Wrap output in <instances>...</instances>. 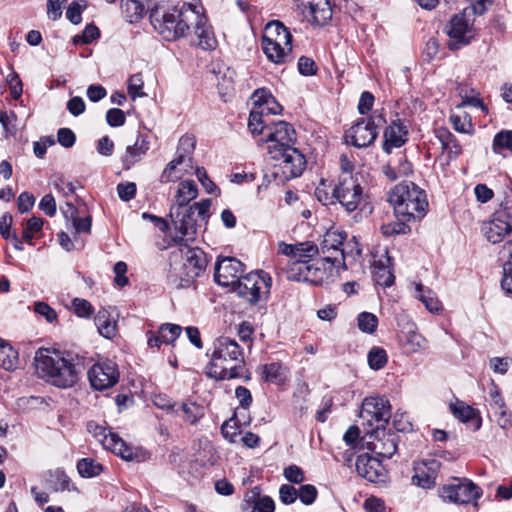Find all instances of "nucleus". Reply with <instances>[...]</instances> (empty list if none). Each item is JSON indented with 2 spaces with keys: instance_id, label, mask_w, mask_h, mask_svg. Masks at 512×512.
Instances as JSON below:
<instances>
[{
  "instance_id": "obj_57",
  "label": "nucleus",
  "mask_w": 512,
  "mask_h": 512,
  "mask_svg": "<svg viewBox=\"0 0 512 512\" xmlns=\"http://www.w3.org/2000/svg\"><path fill=\"white\" fill-rule=\"evenodd\" d=\"M494 215L510 222L512 221V192L507 194L502 202L500 203L499 208L494 212Z\"/></svg>"
},
{
  "instance_id": "obj_13",
  "label": "nucleus",
  "mask_w": 512,
  "mask_h": 512,
  "mask_svg": "<svg viewBox=\"0 0 512 512\" xmlns=\"http://www.w3.org/2000/svg\"><path fill=\"white\" fill-rule=\"evenodd\" d=\"M88 378L92 388L106 390L118 382V366L112 360L97 362L89 369Z\"/></svg>"
},
{
  "instance_id": "obj_29",
  "label": "nucleus",
  "mask_w": 512,
  "mask_h": 512,
  "mask_svg": "<svg viewBox=\"0 0 512 512\" xmlns=\"http://www.w3.org/2000/svg\"><path fill=\"white\" fill-rule=\"evenodd\" d=\"M252 99L255 107L263 112L265 116L277 115L282 111L281 105L266 89H257L253 93Z\"/></svg>"
},
{
  "instance_id": "obj_1",
  "label": "nucleus",
  "mask_w": 512,
  "mask_h": 512,
  "mask_svg": "<svg viewBox=\"0 0 512 512\" xmlns=\"http://www.w3.org/2000/svg\"><path fill=\"white\" fill-rule=\"evenodd\" d=\"M198 18V5L183 3L181 7L155 6L150 11V22L166 41L185 37Z\"/></svg>"
},
{
  "instance_id": "obj_9",
  "label": "nucleus",
  "mask_w": 512,
  "mask_h": 512,
  "mask_svg": "<svg viewBox=\"0 0 512 512\" xmlns=\"http://www.w3.org/2000/svg\"><path fill=\"white\" fill-rule=\"evenodd\" d=\"M87 431L103 446L124 460L131 461L136 454L132 447L128 446L117 434L107 431L106 427L94 421L87 424Z\"/></svg>"
},
{
  "instance_id": "obj_3",
  "label": "nucleus",
  "mask_w": 512,
  "mask_h": 512,
  "mask_svg": "<svg viewBox=\"0 0 512 512\" xmlns=\"http://www.w3.org/2000/svg\"><path fill=\"white\" fill-rule=\"evenodd\" d=\"M388 199L396 218L404 221L420 220L428 210L426 192L413 182L397 184L389 193Z\"/></svg>"
},
{
  "instance_id": "obj_30",
  "label": "nucleus",
  "mask_w": 512,
  "mask_h": 512,
  "mask_svg": "<svg viewBox=\"0 0 512 512\" xmlns=\"http://www.w3.org/2000/svg\"><path fill=\"white\" fill-rule=\"evenodd\" d=\"M383 174L391 181L412 173V165L404 154H399L396 159L390 160L382 166Z\"/></svg>"
},
{
  "instance_id": "obj_62",
  "label": "nucleus",
  "mask_w": 512,
  "mask_h": 512,
  "mask_svg": "<svg viewBox=\"0 0 512 512\" xmlns=\"http://www.w3.org/2000/svg\"><path fill=\"white\" fill-rule=\"evenodd\" d=\"M283 475L287 481L295 484H300L305 479L303 470L297 465L286 467L283 471Z\"/></svg>"
},
{
  "instance_id": "obj_42",
  "label": "nucleus",
  "mask_w": 512,
  "mask_h": 512,
  "mask_svg": "<svg viewBox=\"0 0 512 512\" xmlns=\"http://www.w3.org/2000/svg\"><path fill=\"white\" fill-rule=\"evenodd\" d=\"M272 122H268L266 116L259 109L254 107L249 115L248 127L252 134L267 135V126Z\"/></svg>"
},
{
  "instance_id": "obj_16",
  "label": "nucleus",
  "mask_w": 512,
  "mask_h": 512,
  "mask_svg": "<svg viewBox=\"0 0 512 512\" xmlns=\"http://www.w3.org/2000/svg\"><path fill=\"white\" fill-rule=\"evenodd\" d=\"M449 36L448 47L451 50H458L468 45L473 38L472 27L465 14L454 15L447 26Z\"/></svg>"
},
{
  "instance_id": "obj_25",
  "label": "nucleus",
  "mask_w": 512,
  "mask_h": 512,
  "mask_svg": "<svg viewBox=\"0 0 512 512\" xmlns=\"http://www.w3.org/2000/svg\"><path fill=\"white\" fill-rule=\"evenodd\" d=\"M407 129L399 121H393L384 131L383 150L390 154L393 148H399L407 141Z\"/></svg>"
},
{
  "instance_id": "obj_24",
  "label": "nucleus",
  "mask_w": 512,
  "mask_h": 512,
  "mask_svg": "<svg viewBox=\"0 0 512 512\" xmlns=\"http://www.w3.org/2000/svg\"><path fill=\"white\" fill-rule=\"evenodd\" d=\"M194 33L198 38V45L203 50H212L216 46V39L211 27L207 23L205 15L202 13V7L198 6V18L192 22Z\"/></svg>"
},
{
  "instance_id": "obj_14",
  "label": "nucleus",
  "mask_w": 512,
  "mask_h": 512,
  "mask_svg": "<svg viewBox=\"0 0 512 512\" xmlns=\"http://www.w3.org/2000/svg\"><path fill=\"white\" fill-rule=\"evenodd\" d=\"M271 157L281 161L279 167L286 180L299 177L306 168L307 161L304 154L294 147L272 152Z\"/></svg>"
},
{
  "instance_id": "obj_21",
  "label": "nucleus",
  "mask_w": 512,
  "mask_h": 512,
  "mask_svg": "<svg viewBox=\"0 0 512 512\" xmlns=\"http://www.w3.org/2000/svg\"><path fill=\"white\" fill-rule=\"evenodd\" d=\"M355 466L357 473L370 482H384L386 479V470L381 461L368 454L359 455Z\"/></svg>"
},
{
  "instance_id": "obj_2",
  "label": "nucleus",
  "mask_w": 512,
  "mask_h": 512,
  "mask_svg": "<svg viewBox=\"0 0 512 512\" xmlns=\"http://www.w3.org/2000/svg\"><path fill=\"white\" fill-rule=\"evenodd\" d=\"M78 355L35 354L34 365L38 376L59 387L70 388L79 379L81 367Z\"/></svg>"
},
{
  "instance_id": "obj_61",
  "label": "nucleus",
  "mask_w": 512,
  "mask_h": 512,
  "mask_svg": "<svg viewBox=\"0 0 512 512\" xmlns=\"http://www.w3.org/2000/svg\"><path fill=\"white\" fill-rule=\"evenodd\" d=\"M34 312L43 316L49 323H53L57 320L56 311L45 302H36L34 304Z\"/></svg>"
},
{
  "instance_id": "obj_38",
  "label": "nucleus",
  "mask_w": 512,
  "mask_h": 512,
  "mask_svg": "<svg viewBox=\"0 0 512 512\" xmlns=\"http://www.w3.org/2000/svg\"><path fill=\"white\" fill-rule=\"evenodd\" d=\"M309 259H290L286 266V276L291 281L305 282Z\"/></svg>"
},
{
  "instance_id": "obj_63",
  "label": "nucleus",
  "mask_w": 512,
  "mask_h": 512,
  "mask_svg": "<svg viewBox=\"0 0 512 512\" xmlns=\"http://www.w3.org/2000/svg\"><path fill=\"white\" fill-rule=\"evenodd\" d=\"M298 492L295 487L288 484H283L279 489V498L285 505H290L296 501Z\"/></svg>"
},
{
  "instance_id": "obj_7",
  "label": "nucleus",
  "mask_w": 512,
  "mask_h": 512,
  "mask_svg": "<svg viewBox=\"0 0 512 512\" xmlns=\"http://www.w3.org/2000/svg\"><path fill=\"white\" fill-rule=\"evenodd\" d=\"M271 286L270 275L264 271H256L243 275L231 289L240 298L254 305L261 301H267Z\"/></svg>"
},
{
  "instance_id": "obj_48",
  "label": "nucleus",
  "mask_w": 512,
  "mask_h": 512,
  "mask_svg": "<svg viewBox=\"0 0 512 512\" xmlns=\"http://www.w3.org/2000/svg\"><path fill=\"white\" fill-rule=\"evenodd\" d=\"M373 276L375 282L383 287L391 286L395 280L392 271L380 263L374 266Z\"/></svg>"
},
{
  "instance_id": "obj_40",
  "label": "nucleus",
  "mask_w": 512,
  "mask_h": 512,
  "mask_svg": "<svg viewBox=\"0 0 512 512\" xmlns=\"http://www.w3.org/2000/svg\"><path fill=\"white\" fill-rule=\"evenodd\" d=\"M437 137L440 140L443 149L447 151L449 158H456L462 153V147L458 140L448 130L439 129Z\"/></svg>"
},
{
  "instance_id": "obj_5",
  "label": "nucleus",
  "mask_w": 512,
  "mask_h": 512,
  "mask_svg": "<svg viewBox=\"0 0 512 512\" xmlns=\"http://www.w3.org/2000/svg\"><path fill=\"white\" fill-rule=\"evenodd\" d=\"M179 257L181 263L178 268H174V276L179 281L177 287L186 288L204 273L208 261L200 248L190 247L187 244L178 246V249L172 252V260L175 261Z\"/></svg>"
},
{
  "instance_id": "obj_31",
  "label": "nucleus",
  "mask_w": 512,
  "mask_h": 512,
  "mask_svg": "<svg viewBox=\"0 0 512 512\" xmlns=\"http://www.w3.org/2000/svg\"><path fill=\"white\" fill-rule=\"evenodd\" d=\"M182 327L177 324H162L157 335L148 339V344L152 348H159L161 344H172L181 334Z\"/></svg>"
},
{
  "instance_id": "obj_49",
  "label": "nucleus",
  "mask_w": 512,
  "mask_h": 512,
  "mask_svg": "<svg viewBox=\"0 0 512 512\" xmlns=\"http://www.w3.org/2000/svg\"><path fill=\"white\" fill-rule=\"evenodd\" d=\"M44 220L40 217L33 216L27 220L26 227L22 232L24 241L32 244V240L36 233L40 232L43 228Z\"/></svg>"
},
{
  "instance_id": "obj_15",
  "label": "nucleus",
  "mask_w": 512,
  "mask_h": 512,
  "mask_svg": "<svg viewBox=\"0 0 512 512\" xmlns=\"http://www.w3.org/2000/svg\"><path fill=\"white\" fill-rule=\"evenodd\" d=\"M367 435L368 448L376 455L389 459L397 451L399 436L394 432L386 431L385 427L367 432Z\"/></svg>"
},
{
  "instance_id": "obj_37",
  "label": "nucleus",
  "mask_w": 512,
  "mask_h": 512,
  "mask_svg": "<svg viewBox=\"0 0 512 512\" xmlns=\"http://www.w3.org/2000/svg\"><path fill=\"white\" fill-rule=\"evenodd\" d=\"M427 471L418 469L416 474L413 476L412 481L417 486L423 489H430L436 484V470L440 464L436 460H431Z\"/></svg>"
},
{
  "instance_id": "obj_8",
  "label": "nucleus",
  "mask_w": 512,
  "mask_h": 512,
  "mask_svg": "<svg viewBox=\"0 0 512 512\" xmlns=\"http://www.w3.org/2000/svg\"><path fill=\"white\" fill-rule=\"evenodd\" d=\"M386 123L383 114L375 111L368 118H362L346 132L347 142L358 148L368 147L378 136V129Z\"/></svg>"
},
{
  "instance_id": "obj_18",
  "label": "nucleus",
  "mask_w": 512,
  "mask_h": 512,
  "mask_svg": "<svg viewBox=\"0 0 512 512\" xmlns=\"http://www.w3.org/2000/svg\"><path fill=\"white\" fill-rule=\"evenodd\" d=\"M297 8L311 24L324 25L332 17V9L328 0H297Z\"/></svg>"
},
{
  "instance_id": "obj_12",
  "label": "nucleus",
  "mask_w": 512,
  "mask_h": 512,
  "mask_svg": "<svg viewBox=\"0 0 512 512\" xmlns=\"http://www.w3.org/2000/svg\"><path fill=\"white\" fill-rule=\"evenodd\" d=\"M266 142H269L268 151L279 152L282 149L293 147L296 141V131L291 124L285 121L272 122L267 126Z\"/></svg>"
},
{
  "instance_id": "obj_58",
  "label": "nucleus",
  "mask_w": 512,
  "mask_h": 512,
  "mask_svg": "<svg viewBox=\"0 0 512 512\" xmlns=\"http://www.w3.org/2000/svg\"><path fill=\"white\" fill-rule=\"evenodd\" d=\"M86 1L81 0L80 2H72L66 11V17L73 24H79L81 22L82 10L86 7Z\"/></svg>"
},
{
  "instance_id": "obj_47",
  "label": "nucleus",
  "mask_w": 512,
  "mask_h": 512,
  "mask_svg": "<svg viewBox=\"0 0 512 512\" xmlns=\"http://www.w3.org/2000/svg\"><path fill=\"white\" fill-rule=\"evenodd\" d=\"M77 470L82 477H94L101 473L102 465L91 458H83L77 463Z\"/></svg>"
},
{
  "instance_id": "obj_11",
  "label": "nucleus",
  "mask_w": 512,
  "mask_h": 512,
  "mask_svg": "<svg viewBox=\"0 0 512 512\" xmlns=\"http://www.w3.org/2000/svg\"><path fill=\"white\" fill-rule=\"evenodd\" d=\"M454 483L444 485L439 489V496L447 502L456 504H468L478 499L481 489L472 481L455 478Z\"/></svg>"
},
{
  "instance_id": "obj_50",
  "label": "nucleus",
  "mask_w": 512,
  "mask_h": 512,
  "mask_svg": "<svg viewBox=\"0 0 512 512\" xmlns=\"http://www.w3.org/2000/svg\"><path fill=\"white\" fill-rule=\"evenodd\" d=\"M407 222L397 218V221L382 225V233L386 236L405 235L411 231Z\"/></svg>"
},
{
  "instance_id": "obj_53",
  "label": "nucleus",
  "mask_w": 512,
  "mask_h": 512,
  "mask_svg": "<svg viewBox=\"0 0 512 512\" xmlns=\"http://www.w3.org/2000/svg\"><path fill=\"white\" fill-rule=\"evenodd\" d=\"M26 362L19 354H0V366L7 371L20 368Z\"/></svg>"
},
{
  "instance_id": "obj_41",
  "label": "nucleus",
  "mask_w": 512,
  "mask_h": 512,
  "mask_svg": "<svg viewBox=\"0 0 512 512\" xmlns=\"http://www.w3.org/2000/svg\"><path fill=\"white\" fill-rule=\"evenodd\" d=\"M195 138L191 135H184L179 139L176 157H181V160L187 163V167L192 168V157L191 154L195 149Z\"/></svg>"
},
{
  "instance_id": "obj_4",
  "label": "nucleus",
  "mask_w": 512,
  "mask_h": 512,
  "mask_svg": "<svg viewBox=\"0 0 512 512\" xmlns=\"http://www.w3.org/2000/svg\"><path fill=\"white\" fill-rule=\"evenodd\" d=\"M346 238L347 234L345 232L328 230L323 235L321 242L320 251L323 258L335 266L337 271L347 269L346 259L348 257L355 259L362 252L359 244L355 241V237H353L352 241L345 243Z\"/></svg>"
},
{
  "instance_id": "obj_46",
  "label": "nucleus",
  "mask_w": 512,
  "mask_h": 512,
  "mask_svg": "<svg viewBox=\"0 0 512 512\" xmlns=\"http://www.w3.org/2000/svg\"><path fill=\"white\" fill-rule=\"evenodd\" d=\"M503 150L512 152V130H502L493 138L492 151L501 154Z\"/></svg>"
},
{
  "instance_id": "obj_55",
  "label": "nucleus",
  "mask_w": 512,
  "mask_h": 512,
  "mask_svg": "<svg viewBox=\"0 0 512 512\" xmlns=\"http://www.w3.org/2000/svg\"><path fill=\"white\" fill-rule=\"evenodd\" d=\"M6 82L9 85L12 98L19 99L23 93V85L19 75L15 71H11L6 76Z\"/></svg>"
},
{
  "instance_id": "obj_20",
  "label": "nucleus",
  "mask_w": 512,
  "mask_h": 512,
  "mask_svg": "<svg viewBox=\"0 0 512 512\" xmlns=\"http://www.w3.org/2000/svg\"><path fill=\"white\" fill-rule=\"evenodd\" d=\"M237 358L227 359L223 354H213L209 364L206 366L205 374L208 378L215 380H226L236 378L240 375L241 366L231 365Z\"/></svg>"
},
{
  "instance_id": "obj_23",
  "label": "nucleus",
  "mask_w": 512,
  "mask_h": 512,
  "mask_svg": "<svg viewBox=\"0 0 512 512\" xmlns=\"http://www.w3.org/2000/svg\"><path fill=\"white\" fill-rule=\"evenodd\" d=\"M481 231L489 242L496 244L512 232V223L493 214L489 221L482 224Z\"/></svg>"
},
{
  "instance_id": "obj_52",
  "label": "nucleus",
  "mask_w": 512,
  "mask_h": 512,
  "mask_svg": "<svg viewBox=\"0 0 512 512\" xmlns=\"http://www.w3.org/2000/svg\"><path fill=\"white\" fill-rule=\"evenodd\" d=\"M450 122L453 125V128L460 133H472L473 125L471 122V118L468 114L458 115L452 114L450 116Z\"/></svg>"
},
{
  "instance_id": "obj_19",
  "label": "nucleus",
  "mask_w": 512,
  "mask_h": 512,
  "mask_svg": "<svg viewBox=\"0 0 512 512\" xmlns=\"http://www.w3.org/2000/svg\"><path fill=\"white\" fill-rule=\"evenodd\" d=\"M174 210V212L172 211V215H175L174 224L177 232L180 234L174 240L178 246L189 245L190 242L195 240L197 234L196 218L193 216L191 209Z\"/></svg>"
},
{
  "instance_id": "obj_44",
  "label": "nucleus",
  "mask_w": 512,
  "mask_h": 512,
  "mask_svg": "<svg viewBox=\"0 0 512 512\" xmlns=\"http://www.w3.org/2000/svg\"><path fill=\"white\" fill-rule=\"evenodd\" d=\"M240 413L239 408L236 409L232 417L226 420L221 426V433L223 437L230 443H235L239 436L240 424L238 423V414Z\"/></svg>"
},
{
  "instance_id": "obj_17",
  "label": "nucleus",
  "mask_w": 512,
  "mask_h": 512,
  "mask_svg": "<svg viewBox=\"0 0 512 512\" xmlns=\"http://www.w3.org/2000/svg\"><path fill=\"white\" fill-rule=\"evenodd\" d=\"M244 265L233 257H226L219 260L215 265L214 278L218 285L233 287L243 276Z\"/></svg>"
},
{
  "instance_id": "obj_22",
  "label": "nucleus",
  "mask_w": 512,
  "mask_h": 512,
  "mask_svg": "<svg viewBox=\"0 0 512 512\" xmlns=\"http://www.w3.org/2000/svg\"><path fill=\"white\" fill-rule=\"evenodd\" d=\"M337 268L326 261L323 257L319 260L312 261L309 259V267L306 271L305 282L322 285L328 283L334 277Z\"/></svg>"
},
{
  "instance_id": "obj_39",
  "label": "nucleus",
  "mask_w": 512,
  "mask_h": 512,
  "mask_svg": "<svg viewBox=\"0 0 512 512\" xmlns=\"http://www.w3.org/2000/svg\"><path fill=\"white\" fill-rule=\"evenodd\" d=\"M416 297L425 305L429 312L437 313L442 309V304L435 296V293L422 284L416 285Z\"/></svg>"
},
{
  "instance_id": "obj_35",
  "label": "nucleus",
  "mask_w": 512,
  "mask_h": 512,
  "mask_svg": "<svg viewBox=\"0 0 512 512\" xmlns=\"http://www.w3.org/2000/svg\"><path fill=\"white\" fill-rule=\"evenodd\" d=\"M121 8L127 20L134 23L143 18L148 10V0H121Z\"/></svg>"
},
{
  "instance_id": "obj_59",
  "label": "nucleus",
  "mask_w": 512,
  "mask_h": 512,
  "mask_svg": "<svg viewBox=\"0 0 512 512\" xmlns=\"http://www.w3.org/2000/svg\"><path fill=\"white\" fill-rule=\"evenodd\" d=\"M100 36V31L95 25H87L82 33V35H76L74 37L75 43H83L89 44L92 41L96 40Z\"/></svg>"
},
{
  "instance_id": "obj_36",
  "label": "nucleus",
  "mask_w": 512,
  "mask_h": 512,
  "mask_svg": "<svg viewBox=\"0 0 512 512\" xmlns=\"http://www.w3.org/2000/svg\"><path fill=\"white\" fill-rule=\"evenodd\" d=\"M266 57L275 64H284L291 60L292 43H275V45L262 46Z\"/></svg>"
},
{
  "instance_id": "obj_6",
  "label": "nucleus",
  "mask_w": 512,
  "mask_h": 512,
  "mask_svg": "<svg viewBox=\"0 0 512 512\" xmlns=\"http://www.w3.org/2000/svg\"><path fill=\"white\" fill-rule=\"evenodd\" d=\"M333 197L349 213L358 209L366 213H371L373 210L357 175L346 173L339 176L338 183L333 189Z\"/></svg>"
},
{
  "instance_id": "obj_33",
  "label": "nucleus",
  "mask_w": 512,
  "mask_h": 512,
  "mask_svg": "<svg viewBox=\"0 0 512 512\" xmlns=\"http://www.w3.org/2000/svg\"><path fill=\"white\" fill-rule=\"evenodd\" d=\"M262 379L267 382L282 385L289 379V369L281 363L273 362L262 366Z\"/></svg>"
},
{
  "instance_id": "obj_28",
  "label": "nucleus",
  "mask_w": 512,
  "mask_h": 512,
  "mask_svg": "<svg viewBox=\"0 0 512 512\" xmlns=\"http://www.w3.org/2000/svg\"><path fill=\"white\" fill-rule=\"evenodd\" d=\"M450 410L454 417L459 421L463 423H471L473 431H477L481 428L482 418L479 411L465 402L457 400L455 403H451Z\"/></svg>"
},
{
  "instance_id": "obj_45",
  "label": "nucleus",
  "mask_w": 512,
  "mask_h": 512,
  "mask_svg": "<svg viewBox=\"0 0 512 512\" xmlns=\"http://www.w3.org/2000/svg\"><path fill=\"white\" fill-rule=\"evenodd\" d=\"M184 414L183 419L191 425H195L204 416V408L193 401H185L181 405Z\"/></svg>"
},
{
  "instance_id": "obj_32",
  "label": "nucleus",
  "mask_w": 512,
  "mask_h": 512,
  "mask_svg": "<svg viewBox=\"0 0 512 512\" xmlns=\"http://www.w3.org/2000/svg\"><path fill=\"white\" fill-rule=\"evenodd\" d=\"M95 325L99 334L107 339L116 335L117 323L112 316V308H101L95 316Z\"/></svg>"
},
{
  "instance_id": "obj_54",
  "label": "nucleus",
  "mask_w": 512,
  "mask_h": 512,
  "mask_svg": "<svg viewBox=\"0 0 512 512\" xmlns=\"http://www.w3.org/2000/svg\"><path fill=\"white\" fill-rule=\"evenodd\" d=\"M143 86L144 81L142 75L140 73L132 75L128 81V94L130 97L136 99L137 97L145 96V93L142 92Z\"/></svg>"
},
{
  "instance_id": "obj_60",
  "label": "nucleus",
  "mask_w": 512,
  "mask_h": 512,
  "mask_svg": "<svg viewBox=\"0 0 512 512\" xmlns=\"http://www.w3.org/2000/svg\"><path fill=\"white\" fill-rule=\"evenodd\" d=\"M297 492L300 501L305 505L312 504L317 497V489L311 484L302 485Z\"/></svg>"
},
{
  "instance_id": "obj_64",
  "label": "nucleus",
  "mask_w": 512,
  "mask_h": 512,
  "mask_svg": "<svg viewBox=\"0 0 512 512\" xmlns=\"http://www.w3.org/2000/svg\"><path fill=\"white\" fill-rule=\"evenodd\" d=\"M117 193L122 201L128 202L135 197L136 184L133 182L119 183L117 185Z\"/></svg>"
},
{
  "instance_id": "obj_51",
  "label": "nucleus",
  "mask_w": 512,
  "mask_h": 512,
  "mask_svg": "<svg viewBox=\"0 0 512 512\" xmlns=\"http://www.w3.org/2000/svg\"><path fill=\"white\" fill-rule=\"evenodd\" d=\"M357 323L362 332L371 334L378 326V318L370 312H362L357 317Z\"/></svg>"
},
{
  "instance_id": "obj_43",
  "label": "nucleus",
  "mask_w": 512,
  "mask_h": 512,
  "mask_svg": "<svg viewBox=\"0 0 512 512\" xmlns=\"http://www.w3.org/2000/svg\"><path fill=\"white\" fill-rule=\"evenodd\" d=\"M180 165H185L187 167V163L182 161L181 157H175L166 165L160 176V181L162 183H168L181 179L184 175V172L178 168Z\"/></svg>"
},
{
  "instance_id": "obj_27",
  "label": "nucleus",
  "mask_w": 512,
  "mask_h": 512,
  "mask_svg": "<svg viewBox=\"0 0 512 512\" xmlns=\"http://www.w3.org/2000/svg\"><path fill=\"white\" fill-rule=\"evenodd\" d=\"M150 148V143L147 137L138 135L133 145H128L124 155L121 158L123 168L125 170L131 169L138 163L147 153Z\"/></svg>"
},
{
  "instance_id": "obj_10",
  "label": "nucleus",
  "mask_w": 512,
  "mask_h": 512,
  "mask_svg": "<svg viewBox=\"0 0 512 512\" xmlns=\"http://www.w3.org/2000/svg\"><path fill=\"white\" fill-rule=\"evenodd\" d=\"M360 418L369 426L384 428L391 418V406L383 396L366 397L362 403Z\"/></svg>"
},
{
  "instance_id": "obj_34",
  "label": "nucleus",
  "mask_w": 512,
  "mask_h": 512,
  "mask_svg": "<svg viewBox=\"0 0 512 512\" xmlns=\"http://www.w3.org/2000/svg\"><path fill=\"white\" fill-rule=\"evenodd\" d=\"M198 195V188L193 180H185L179 183L175 196L176 209H185L190 201L194 200ZM175 207L172 208L174 210Z\"/></svg>"
},
{
  "instance_id": "obj_56",
  "label": "nucleus",
  "mask_w": 512,
  "mask_h": 512,
  "mask_svg": "<svg viewBox=\"0 0 512 512\" xmlns=\"http://www.w3.org/2000/svg\"><path fill=\"white\" fill-rule=\"evenodd\" d=\"M72 307H73L74 313L78 317H82V318H88L94 312V308L91 305V303L89 301H87L86 299H82V298H74L72 301Z\"/></svg>"
},
{
  "instance_id": "obj_26",
  "label": "nucleus",
  "mask_w": 512,
  "mask_h": 512,
  "mask_svg": "<svg viewBox=\"0 0 512 512\" xmlns=\"http://www.w3.org/2000/svg\"><path fill=\"white\" fill-rule=\"evenodd\" d=\"M275 43H292V35L280 21L269 22L264 29L262 46L275 45Z\"/></svg>"
}]
</instances>
